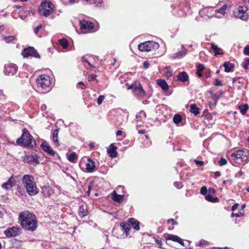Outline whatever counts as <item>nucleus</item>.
I'll return each mask as SVG.
<instances>
[{
	"instance_id": "obj_27",
	"label": "nucleus",
	"mask_w": 249,
	"mask_h": 249,
	"mask_svg": "<svg viewBox=\"0 0 249 249\" xmlns=\"http://www.w3.org/2000/svg\"><path fill=\"white\" fill-rule=\"evenodd\" d=\"M120 226L122 228L126 236L129 235V231H130V225L124 223H120Z\"/></svg>"
},
{
	"instance_id": "obj_17",
	"label": "nucleus",
	"mask_w": 249,
	"mask_h": 249,
	"mask_svg": "<svg viewBox=\"0 0 249 249\" xmlns=\"http://www.w3.org/2000/svg\"><path fill=\"white\" fill-rule=\"evenodd\" d=\"M166 240L177 242L179 243L180 245L184 246V243L182 240L177 235L169 234L166 236Z\"/></svg>"
},
{
	"instance_id": "obj_4",
	"label": "nucleus",
	"mask_w": 249,
	"mask_h": 249,
	"mask_svg": "<svg viewBox=\"0 0 249 249\" xmlns=\"http://www.w3.org/2000/svg\"><path fill=\"white\" fill-rule=\"evenodd\" d=\"M159 44L153 41H145L138 45V49L141 52H149L159 48Z\"/></svg>"
},
{
	"instance_id": "obj_24",
	"label": "nucleus",
	"mask_w": 249,
	"mask_h": 249,
	"mask_svg": "<svg viewBox=\"0 0 249 249\" xmlns=\"http://www.w3.org/2000/svg\"><path fill=\"white\" fill-rule=\"evenodd\" d=\"M157 83L163 90H166L168 89V86L165 80L159 79L157 81Z\"/></svg>"
},
{
	"instance_id": "obj_32",
	"label": "nucleus",
	"mask_w": 249,
	"mask_h": 249,
	"mask_svg": "<svg viewBox=\"0 0 249 249\" xmlns=\"http://www.w3.org/2000/svg\"><path fill=\"white\" fill-rule=\"evenodd\" d=\"M248 107V106L247 104L242 105L239 106V107L240 111L242 114H244L246 113V112L247 111Z\"/></svg>"
},
{
	"instance_id": "obj_41",
	"label": "nucleus",
	"mask_w": 249,
	"mask_h": 249,
	"mask_svg": "<svg viewBox=\"0 0 249 249\" xmlns=\"http://www.w3.org/2000/svg\"><path fill=\"white\" fill-rule=\"evenodd\" d=\"M227 163V161L225 159L221 158L220 160L219 161V164L220 166H222L226 164Z\"/></svg>"
},
{
	"instance_id": "obj_43",
	"label": "nucleus",
	"mask_w": 249,
	"mask_h": 249,
	"mask_svg": "<svg viewBox=\"0 0 249 249\" xmlns=\"http://www.w3.org/2000/svg\"><path fill=\"white\" fill-rule=\"evenodd\" d=\"M96 77H97L96 75L91 74V75H89L88 77V81H91L95 80H96Z\"/></svg>"
},
{
	"instance_id": "obj_46",
	"label": "nucleus",
	"mask_w": 249,
	"mask_h": 249,
	"mask_svg": "<svg viewBox=\"0 0 249 249\" xmlns=\"http://www.w3.org/2000/svg\"><path fill=\"white\" fill-rule=\"evenodd\" d=\"M214 85L216 86H222V84L221 81H220L218 79H215Z\"/></svg>"
},
{
	"instance_id": "obj_54",
	"label": "nucleus",
	"mask_w": 249,
	"mask_h": 249,
	"mask_svg": "<svg viewBox=\"0 0 249 249\" xmlns=\"http://www.w3.org/2000/svg\"><path fill=\"white\" fill-rule=\"evenodd\" d=\"M168 221L169 223H171L173 225L177 224V222H176L173 219H170Z\"/></svg>"
},
{
	"instance_id": "obj_33",
	"label": "nucleus",
	"mask_w": 249,
	"mask_h": 249,
	"mask_svg": "<svg viewBox=\"0 0 249 249\" xmlns=\"http://www.w3.org/2000/svg\"><path fill=\"white\" fill-rule=\"evenodd\" d=\"M79 214L82 217H84L87 214V211L83 206H80L79 208Z\"/></svg>"
},
{
	"instance_id": "obj_49",
	"label": "nucleus",
	"mask_w": 249,
	"mask_h": 249,
	"mask_svg": "<svg viewBox=\"0 0 249 249\" xmlns=\"http://www.w3.org/2000/svg\"><path fill=\"white\" fill-rule=\"evenodd\" d=\"M215 193V190L213 188H210L208 190V193L209 194H214Z\"/></svg>"
},
{
	"instance_id": "obj_16",
	"label": "nucleus",
	"mask_w": 249,
	"mask_h": 249,
	"mask_svg": "<svg viewBox=\"0 0 249 249\" xmlns=\"http://www.w3.org/2000/svg\"><path fill=\"white\" fill-rule=\"evenodd\" d=\"M117 147L113 143L111 144L107 148V152L109 156L112 158H115L117 156V152L116 151Z\"/></svg>"
},
{
	"instance_id": "obj_40",
	"label": "nucleus",
	"mask_w": 249,
	"mask_h": 249,
	"mask_svg": "<svg viewBox=\"0 0 249 249\" xmlns=\"http://www.w3.org/2000/svg\"><path fill=\"white\" fill-rule=\"evenodd\" d=\"M105 98L104 95H100L97 99V103L98 105H101Z\"/></svg>"
},
{
	"instance_id": "obj_29",
	"label": "nucleus",
	"mask_w": 249,
	"mask_h": 249,
	"mask_svg": "<svg viewBox=\"0 0 249 249\" xmlns=\"http://www.w3.org/2000/svg\"><path fill=\"white\" fill-rule=\"evenodd\" d=\"M190 112L195 115H197L199 113V109L195 104H192L190 106Z\"/></svg>"
},
{
	"instance_id": "obj_61",
	"label": "nucleus",
	"mask_w": 249,
	"mask_h": 249,
	"mask_svg": "<svg viewBox=\"0 0 249 249\" xmlns=\"http://www.w3.org/2000/svg\"><path fill=\"white\" fill-rule=\"evenodd\" d=\"M243 173L242 171H240L239 172V176H241L243 175Z\"/></svg>"
},
{
	"instance_id": "obj_7",
	"label": "nucleus",
	"mask_w": 249,
	"mask_h": 249,
	"mask_svg": "<svg viewBox=\"0 0 249 249\" xmlns=\"http://www.w3.org/2000/svg\"><path fill=\"white\" fill-rule=\"evenodd\" d=\"M132 89L136 95L143 96L145 94L142 85L139 82L136 81L128 88V89Z\"/></svg>"
},
{
	"instance_id": "obj_36",
	"label": "nucleus",
	"mask_w": 249,
	"mask_h": 249,
	"mask_svg": "<svg viewBox=\"0 0 249 249\" xmlns=\"http://www.w3.org/2000/svg\"><path fill=\"white\" fill-rule=\"evenodd\" d=\"M173 122L177 124L180 123L182 120V117L179 114H175L173 117Z\"/></svg>"
},
{
	"instance_id": "obj_60",
	"label": "nucleus",
	"mask_w": 249,
	"mask_h": 249,
	"mask_svg": "<svg viewBox=\"0 0 249 249\" xmlns=\"http://www.w3.org/2000/svg\"><path fill=\"white\" fill-rule=\"evenodd\" d=\"M144 133V130H139V133H140V134H143Z\"/></svg>"
},
{
	"instance_id": "obj_45",
	"label": "nucleus",
	"mask_w": 249,
	"mask_h": 249,
	"mask_svg": "<svg viewBox=\"0 0 249 249\" xmlns=\"http://www.w3.org/2000/svg\"><path fill=\"white\" fill-rule=\"evenodd\" d=\"M194 162L196 163V164L198 166H202L204 165V162L201 160H194Z\"/></svg>"
},
{
	"instance_id": "obj_8",
	"label": "nucleus",
	"mask_w": 249,
	"mask_h": 249,
	"mask_svg": "<svg viewBox=\"0 0 249 249\" xmlns=\"http://www.w3.org/2000/svg\"><path fill=\"white\" fill-rule=\"evenodd\" d=\"M247 10L246 6H239L237 11L234 12L235 16L244 21L247 20L248 19V15L246 14Z\"/></svg>"
},
{
	"instance_id": "obj_47",
	"label": "nucleus",
	"mask_w": 249,
	"mask_h": 249,
	"mask_svg": "<svg viewBox=\"0 0 249 249\" xmlns=\"http://www.w3.org/2000/svg\"><path fill=\"white\" fill-rule=\"evenodd\" d=\"M244 53L245 54L249 55V46H246L244 49Z\"/></svg>"
},
{
	"instance_id": "obj_10",
	"label": "nucleus",
	"mask_w": 249,
	"mask_h": 249,
	"mask_svg": "<svg viewBox=\"0 0 249 249\" xmlns=\"http://www.w3.org/2000/svg\"><path fill=\"white\" fill-rule=\"evenodd\" d=\"M248 152H245L243 150H237L231 154V157L237 159H240L241 161H247L249 160L247 156Z\"/></svg>"
},
{
	"instance_id": "obj_3",
	"label": "nucleus",
	"mask_w": 249,
	"mask_h": 249,
	"mask_svg": "<svg viewBox=\"0 0 249 249\" xmlns=\"http://www.w3.org/2000/svg\"><path fill=\"white\" fill-rule=\"evenodd\" d=\"M17 143L18 145L33 147L35 144L32 136L30 134L28 130L24 128L22 130L21 137L17 140Z\"/></svg>"
},
{
	"instance_id": "obj_30",
	"label": "nucleus",
	"mask_w": 249,
	"mask_h": 249,
	"mask_svg": "<svg viewBox=\"0 0 249 249\" xmlns=\"http://www.w3.org/2000/svg\"><path fill=\"white\" fill-rule=\"evenodd\" d=\"M205 198L207 200L212 202H217L218 201L217 197H213L212 195L209 194L206 195Z\"/></svg>"
},
{
	"instance_id": "obj_2",
	"label": "nucleus",
	"mask_w": 249,
	"mask_h": 249,
	"mask_svg": "<svg viewBox=\"0 0 249 249\" xmlns=\"http://www.w3.org/2000/svg\"><path fill=\"white\" fill-rule=\"evenodd\" d=\"M22 181L27 193L30 196H34L38 193V188L33 176L25 175L22 177Z\"/></svg>"
},
{
	"instance_id": "obj_48",
	"label": "nucleus",
	"mask_w": 249,
	"mask_h": 249,
	"mask_svg": "<svg viewBox=\"0 0 249 249\" xmlns=\"http://www.w3.org/2000/svg\"><path fill=\"white\" fill-rule=\"evenodd\" d=\"M42 28V25H39L38 26H37V27H36L35 29H34V32L36 34V35H37L38 33V31L40 29H41Z\"/></svg>"
},
{
	"instance_id": "obj_6",
	"label": "nucleus",
	"mask_w": 249,
	"mask_h": 249,
	"mask_svg": "<svg viewBox=\"0 0 249 249\" xmlns=\"http://www.w3.org/2000/svg\"><path fill=\"white\" fill-rule=\"evenodd\" d=\"M36 83L38 87L45 89L51 84L50 77L46 74H42L36 79Z\"/></svg>"
},
{
	"instance_id": "obj_20",
	"label": "nucleus",
	"mask_w": 249,
	"mask_h": 249,
	"mask_svg": "<svg viewBox=\"0 0 249 249\" xmlns=\"http://www.w3.org/2000/svg\"><path fill=\"white\" fill-rule=\"evenodd\" d=\"M211 49L214 52L215 56L223 54V51L221 48H218L217 46L213 43L211 44Z\"/></svg>"
},
{
	"instance_id": "obj_53",
	"label": "nucleus",
	"mask_w": 249,
	"mask_h": 249,
	"mask_svg": "<svg viewBox=\"0 0 249 249\" xmlns=\"http://www.w3.org/2000/svg\"><path fill=\"white\" fill-rule=\"evenodd\" d=\"M200 246H206L208 244V242L206 241H201L200 242Z\"/></svg>"
},
{
	"instance_id": "obj_1",
	"label": "nucleus",
	"mask_w": 249,
	"mask_h": 249,
	"mask_svg": "<svg viewBox=\"0 0 249 249\" xmlns=\"http://www.w3.org/2000/svg\"><path fill=\"white\" fill-rule=\"evenodd\" d=\"M18 221L21 226L26 231H34L37 227L36 216L29 211L21 212L19 215Z\"/></svg>"
},
{
	"instance_id": "obj_23",
	"label": "nucleus",
	"mask_w": 249,
	"mask_h": 249,
	"mask_svg": "<svg viewBox=\"0 0 249 249\" xmlns=\"http://www.w3.org/2000/svg\"><path fill=\"white\" fill-rule=\"evenodd\" d=\"M146 117V113L143 111H140L138 114L136 115L137 125H141V124L139 122H141L142 121V118Z\"/></svg>"
},
{
	"instance_id": "obj_42",
	"label": "nucleus",
	"mask_w": 249,
	"mask_h": 249,
	"mask_svg": "<svg viewBox=\"0 0 249 249\" xmlns=\"http://www.w3.org/2000/svg\"><path fill=\"white\" fill-rule=\"evenodd\" d=\"M207 192V189L206 186H203L200 189V193L202 195H206Z\"/></svg>"
},
{
	"instance_id": "obj_56",
	"label": "nucleus",
	"mask_w": 249,
	"mask_h": 249,
	"mask_svg": "<svg viewBox=\"0 0 249 249\" xmlns=\"http://www.w3.org/2000/svg\"><path fill=\"white\" fill-rule=\"evenodd\" d=\"M238 204H234L232 206L231 210L232 211H234L237 208Z\"/></svg>"
},
{
	"instance_id": "obj_59",
	"label": "nucleus",
	"mask_w": 249,
	"mask_h": 249,
	"mask_svg": "<svg viewBox=\"0 0 249 249\" xmlns=\"http://www.w3.org/2000/svg\"><path fill=\"white\" fill-rule=\"evenodd\" d=\"M215 175L216 176L219 177V176H220V173L219 172H218V171H217V172H216L215 173Z\"/></svg>"
},
{
	"instance_id": "obj_64",
	"label": "nucleus",
	"mask_w": 249,
	"mask_h": 249,
	"mask_svg": "<svg viewBox=\"0 0 249 249\" xmlns=\"http://www.w3.org/2000/svg\"><path fill=\"white\" fill-rule=\"evenodd\" d=\"M58 249H69L67 248H59Z\"/></svg>"
},
{
	"instance_id": "obj_28",
	"label": "nucleus",
	"mask_w": 249,
	"mask_h": 249,
	"mask_svg": "<svg viewBox=\"0 0 249 249\" xmlns=\"http://www.w3.org/2000/svg\"><path fill=\"white\" fill-rule=\"evenodd\" d=\"M227 9V5L226 4L223 5L220 8L215 10V13L220 14L222 16L226 14V11Z\"/></svg>"
},
{
	"instance_id": "obj_13",
	"label": "nucleus",
	"mask_w": 249,
	"mask_h": 249,
	"mask_svg": "<svg viewBox=\"0 0 249 249\" xmlns=\"http://www.w3.org/2000/svg\"><path fill=\"white\" fill-rule=\"evenodd\" d=\"M15 179L13 176H11L8 180L6 182L3 183L1 187L3 189L5 190H9L14 185L15 183Z\"/></svg>"
},
{
	"instance_id": "obj_19",
	"label": "nucleus",
	"mask_w": 249,
	"mask_h": 249,
	"mask_svg": "<svg viewBox=\"0 0 249 249\" xmlns=\"http://www.w3.org/2000/svg\"><path fill=\"white\" fill-rule=\"evenodd\" d=\"M112 198L116 202H121L124 200V196L118 195L115 191H114L112 195Z\"/></svg>"
},
{
	"instance_id": "obj_14",
	"label": "nucleus",
	"mask_w": 249,
	"mask_h": 249,
	"mask_svg": "<svg viewBox=\"0 0 249 249\" xmlns=\"http://www.w3.org/2000/svg\"><path fill=\"white\" fill-rule=\"evenodd\" d=\"M80 24L81 29L83 30H91L94 27L92 22L85 20L80 21Z\"/></svg>"
},
{
	"instance_id": "obj_25",
	"label": "nucleus",
	"mask_w": 249,
	"mask_h": 249,
	"mask_svg": "<svg viewBox=\"0 0 249 249\" xmlns=\"http://www.w3.org/2000/svg\"><path fill=\"white\" fill-rule=\"evenodd\" d=\"M223 66L225 68V71L227 72H230L234 67V64L230 63L229 61L225 62Z\"/></svg>"
},
{
	"instance_id": "obj_18",
	"label": "nucleus",
	"mask_w": 249,
	"mask_h": 249,
	"mask_svg": "<svg viewBox=\"0 0 249 249\" xmlns=\"http://www.w3.org/2000/svg\"><path fill=\"white\" fill-rule=\"evenodd\" d=\"M88 162L86 163V169L89 172H93L95 168V165L94 162L90 159H88Z\"/></svg>"
},
{
	"instance_id": "obj_44",
	"label": "nucleus",
	"mask_w": 249,
	"mask_h": 249,
	"mask_svg": "<svg viewBox=\"0 0 249 249\" xmlns=\"http://www.w3.org/2000/svg\"><path fill=\"white\" fill-rule=\"evenodd\" d=\"M185 53H186V50L184 48H182V50L181 51L177 53H176V54H177V56L178 57L180 55L185 54Z\"/></svg>"
},
{
	"instance_id": "obj_31",
	"label": "nucleus",
	"mask_w": 249,
	"mask_h": 249,
	"mask_svg": "<svg viewBox=\"0 0 249 249\" xmlns=\"http://www.w3.org/2000/svg\"><path fill=\"white\" fill-rule=\"evenodd\" d=\"M68 159L69 161L75 162L77 159V155L75 152H72L68 156Z\"/></svg>"
},
{
	"instance_id": "obj_11",
	"label": "nucleus",
	"mask_w": 249,
	"mask_h": 249,
	"mask_svg": "<svg viewBox=\"0 0 249 249\" xmlns=\"http://www.w3.org/2000/svg\"><path fill=\"white\" fill-rule=\"evenodd\" d=\"M18 70L17 66L14 64H7L4 66V72L6 75H13Z\"/></svg>"
},
{
	"instance_id": "obj_55",
	"label": "nucleus",
	"mask_w": 249,
	"mask_h": 249,
	"mask_svg": "<svg viewBox=\"0 0 249 249\" xmlns=\"http://www.w3.org/2000/svg\"><path fill=\"white\" fill-rule=\"evenodd\" d=\"M242 214V213L239 214L238 213H232V216H235L236 217H238L240 216Z\"/></svg>"
},
{
	"instance_id": "obj_58",
	"label": "nucleus",
	"mask_w": 249,
	"mask_h": 249,
	"mask_svg": "<svg viewBox=\"0 0 249 249\" xmlns=\"http://www.w3.org/2000/svg\"><path fill=\"white\" fill-rule=\"evenodd\" d=\"M102 2V0H97L95 1V3L96 5H98L99 3H101Z\"/></svg>"
},
{
	"instance_id": "obj_35",
	"label": "nucleus",
	"mask_w": 249,
	"mask_h": 249,
	"mask_svg": "<svg viewBox=\"0 0 249 249\" xmlns=\"http://www.w3.org/2000/svg\"><path fill=\"white\" fill-rule=\"evenodd\" d=\"M59 44L65 49L68 47V42L66 39L62 38L59 40Z\"/></svg>"
},
{
	"instance_id": "obj_37",
	"label": "nucleus",
	"mask_w": 249,
	"mask_h": 249,
	"mask_svg": "<svg viewBox=\"0 0 249 249\" xmlns=\"http://www.w3.org/2000/svg\"><path fill=\"white\" fill-rule=\"evenodd\" d=\"M165 74L167 77H171L173 75V71L170 67H166L165 68Z\"/></svg>"
},
{
	"instance_id": "obj_9",
	"label": "nucleus",
	"mask_w": 249,
	"mask_h": 249,
	"mask_svg": "<svg viewBox=\"0 0 249 249\" xmlns=\"http://www.w3.org/2000/svg\"><path fill=\"white\" fill-rule=\"evenodd\" d=\"M22 55L23 57H28L30 56H34L36 58H40V56L37 52L36 50L32 47H29L26 49H24L22 53Z\"/></svg>"
},
{
	"instance_id": "obj_57",
	"label": "nucleus",
	"mask_w": 249,
	"mask_h": 249,
	"mask_svg": "<svg viewBox=\"0 0 249 249\" xmlns=\"http://www.w3.org/2000/svg\"><path fill=\"white\" fill-rule=\"evenodd\" d=\"M123 132L121 130H118L116 133V134L117 136H121Z\"/></svg>"
},
{
	"instance_id": "obj_12",
	"label": "nucleus",
	"mask_w": 249,
	"mask_h": 249,
	"mask_svg": "<svg viewBox=\"0 0 249 249\" xmlns=\"http://www.w3.org/2000/svg\"><path fill=\"white\" fill-rule=\"evenodd\" d=\"M20 229L16 227H12L6 229L4 233L6 237H11L18 235Z\"/></svg>"
},
{
	"instance_id": "obj_52",
	"label": "nucleus",
	"mask_w": 249,
	"mask_h": 249,
	"mask_svg": "<svg viewBox=\"0 0 249 249\" xmlns=\"http://www.w3.org/2000/svg\"><path fill=\"white\" fill-rule=\"evenodd\" d=\"M149 66V63H148V61H144V63H143V67L145 68V69H147Z\"/></svg>"
},
{
	"instance_id": "obj_63",
	"label": "nucleus",
	"mask_w": 249,
	"mask_h": 249,
	"mask_svg": "<svg viewBox=\"0 0 249 249\" xmlns=\"http://www.w3.org/2000/svg\"><path fill=\"white\" fill-rule=\"evenodd\" d=\"M85 62H87L90 67L92 66L88 60H85Z\"/></svg>"
},
{
	"instance_id": "obj_34",
	"label": "nucleus",
	"mask_w": 249,
	"mask_h": 249,
	"mask_svg": "<svg viewBox=\"0 0 249 249\" xmlns=\"http://www.w3.org/2000/svg\"><path fill=\"white\" fill-rule=\"evenodd\" d=\"M204 67L202 64H199L197 68V70L196 73L199 76L201 77L202 76V71L204 70Z\"/></svg>"
},
{
	"instance_id": "obj_39",
	"label": "nucleus",
	"mask_w": 249,
	"mask_h": 249,
	"mask_svg": "<svg viewBox=\"0 0 249 249\" xmlns=\"http://www.w3.org/2000/svg\"><path fill=\"white\" fill-rule=\"evenodd\" d=\"M3 38L7 43L10 42L15 39L14 36H8L7 37H5Z\"/></svg>"
},
{
	"instance_id": "obj_15",
	"label": "nucleus",
	"mask_w": 249,
	"mask_h": 249,
	"mask_svg": "<svg viewBox=\"0 0 249 249\" xmlns=\"http://www.w3.org/2000/svg\"><path fill=\"white\" fill-rule=\"evenodd\" d=\"M41 146L43 150H44L45 152H47L49 154L53 156L55 154V152L53 150V149L49 145V144L46 142H43L41 143Z\"/></svg>"
},
{
	"instance_id": "obj_26",
	"label": "nucleus",
	"mask_w": 249,
	"mask_h": 249,
	"mask_svg": "<svg viewBox=\"0 0 249 249\" xmlns=\"http://www.w3.org/2000/svg\"><path fill=\"white\" fill-rule=\"evenodd\" d=\"M59 130L57 129H55L53 133V142L56 146L59 145L58 139V134Z\"/></svg>"
},
{
	"instance_id": "obj_62",
	"label": "nucleus",
	"mask_w": 249,
	"mask_h": 249,
	"mask_svg": "<svg viewBox=\"0 0 249 249\" xmlns=\"http://www.w3.org/2000/svg\"><path fill=\"white\" fill-rule=\"evenodd\" d=\"M88 188H89V190H88V193L89 194L90 190L91 189V186H89Z\"/></svg>"
},
{
	"instance_id": "obj_22",
	"label": "nucleus",
	"mask_w": 249,
	"mask_h": 249,
	"mask_svg": "<svg viewBox=\"0 0 249 249\" xmlns=\"http://www.w3.org/2000/svg\"><path fill=\"white\" fill-rule=\"evenodd\" d=\"M128 222L130 223L132 226H133V227L134 229L137 231L139 230L140 223L139 221L134 218H129L128 220Z\"/></svg>"
},
{
	"instance_id": "obj_50",
	"label": "nucleus",
	"mask_w": 249,
	"mask_h": 249,
	"mask_svg": "<svg viewBox=\"0 0 249 249\" xmlns=\"http://www.w3.org/2000/svg\"><path fill=\"white\" fill-rule=\"evenodd\" d=\"M174 185L178 188H181L182 187V184L180 182H175Z\"/></svg>"
},
{
	"instance_id": "obj_21",
	"label": "nucleus",
	"mask_w": 249,
	"mask_h": 249,
	"mask_svg": "<svg viewBox=\"0 0 249 249\" xmlns=\"http://www.w3.org/2000/svg\"><path fill=\"white\" fill-rule=\"evenodd\" d=\"M178 80L181 82L187 81L188 80V75L185 71L181 72L178 76Z\"/></svg>"
},
{
	"instance_id": "obj_51",
	"label": "nucleus",
	"mask_w": 249,
	"mask_h": 249,
	"mask_svg": "<svg viewBox=\"0 0 249 249\" xmlns=\"http://www.w3.org/2000/svg\"><path fill=\"white\" fill-rule=\"evenodd\" d=\"M155 242L156 243H157V245H158L159 246V247L160 248H161V246H162V242L161 240H158V239H156L155 240Z\"/></svg>"
},
{
	"instance_id": "obj_5",
	"label": "nucleus",
	"mask_w": 249,
	"mask_h": 249,
	"mask_svg": "<svg viewBox=\"0 0 249 249\" xmlns=\"http://www.w3.org/2000/svg\"><path fill=\"white\" fill-rule=\"evenodd\" d=\"M53 5L50 1H42L39 8V13L45 17L50 15L53 12Z\"/></svg>"
},
{
	"instance_id": "obj_38",
	"label": "nucleus",
	"mask_w": 249,
	"mask_h": 249,
	"mask_svg": "<svg viewBox=\"0 0 249 249\" xmlns=\"http://www.w3.org/2000/svg\"><path fill=\"white\" fill-rule=\"evenodd\" d=\"M242 66L245 69H248V66H249V58H247L244 59Z\"/></svg>"
}]
</instances>
